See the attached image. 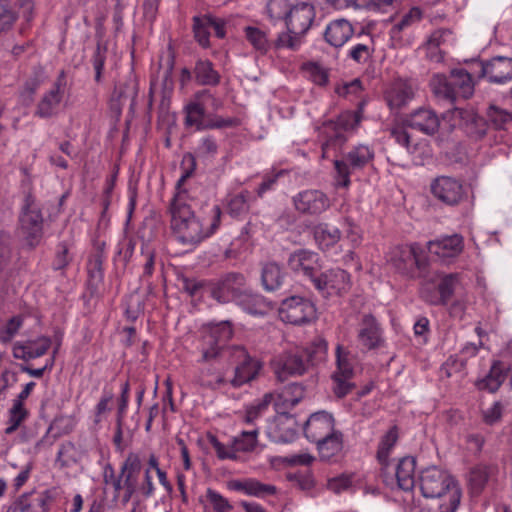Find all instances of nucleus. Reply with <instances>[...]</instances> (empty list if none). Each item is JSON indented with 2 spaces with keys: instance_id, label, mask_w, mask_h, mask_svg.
Listing matches in <instances>:
<instances>
[{
  "instance_id": "37998d69",
  "label": "nucleus",
  "mask_w": 512,
  "mask_h": 512,
  "mask_svg": "<svg viewBox=\"0 0 512 512\" xmlns=\"http://www.w3.org/2000/svg\"><path fill=\"white\" fill-rule=\"evenodd\" d=\"M185 125L195 126L197 130L206 129L207 118L205 108L199 102H192L185 107Z\"/></svg>"
},
{
  "instance_id": "5701e85b",
  "label": "nucleus",
  "mask_w": 512,
  "mask_h": 512,
  "mask_svg": "<svg viewBox=\"0 0 512 512\" xmlns=\"http://www.w3.org/2000/svg\"><path fill=\"white\" fill-rule=\"evenodd\" d=\"M333 416L325 411L312 414L304 425V434L306 438L316 443L333 435L336 431Z\"/></svg>"
},
{
  "instance_id": "4468645a",
  "label": "nucleus",
  "mask_w": 512,
  "mask_h": 512,
  "mask_svg": "<svg viewBox=\"0 0 512 512\" xmlns=\"http://www.w3.org/2000/svg\"><path fill=\"white\" fill-rule=\"evenodd\" d=\"M430 190L436 199L449 206L459 204L465 197L462 182L449 176L435 178L430 185Z\"/></svg>"
},
{
  "instance_id": "49530a36",
  "label": "nucleus",
  "mask_w": 512,
  "mask_h": 512,
  "mask_svg": "<svg viewBox=\"0 0 512 512\" xmlns=\"http://www.w3.org/2000/svg\"><path fill=\"white\" fill-rule=\"evenodd\" d=\"M258 429L255 428L250 431H243L238 437L234 439L233 447L237 452H250L254 450L257 445Z\"/></svg>"
},
{
  "instance_id": "e433bc0d",
  "label": "nucleus",
  "mask_w": 512,
  "mask_h": 512,
  "mask_svg": "<svg viewBox=\"0 0 512 512\" xmlns=\"http://www.w3.org/2000/svg\"><path fill=\"white\" fill-rule=\"evenodd\" d=\"M316 244L321 250H328L341 239V231L328 223H319L313 228Z\"/></svg>"
},
{
  "instance_id": "09e8293b",
  "label": "nucleus",
  "mask_w": 512,
  "mask_h": 512,
  "mask_svg": "<svg viewBox=\"0 0 512 512\" xmlns=\"http://www.w3.org/2000/svg\"><path fill=\"white\" fill-rule=\"evenodd\" d=\"M72 259L73 256L70 253L69 244L66 242H60L56 246L52 267L54 270H63L71 263Z\"/></svg>"
},
{
  "instance_id": "ea45409f",
  "label": "nucleus",
  "mask_w": 512,
  "mask_h": 512,
  "mask_svg": "<svg viewBox=\"0 0 512 512\" xmlns=\"http://www.w3.org/2000/svg\"><path fill=\"white\" fill-rule=\"evenodd\" d=\"M252 195L248 190H243L239 193L230 194L226 199V208L228 214L233 218H238L246 213L250 209V202Z\"/></svg>"
},
{
  "instance_id": "4d7b16f0",
  "label": "nucleus",
  "mask_w": 512,
  "mask_h": 512,
  "mask_svg": "<svg viewBox=\"0 0 512 512\" xmlns=\"http://www.w3.org/2000/svg\"><path fill=\"white\" fill-rule=\"evenodd\" d=\"M487 120L495 129H504L505 125L512 120V115L503 109L490 106L487 111Z\"/></svg>"
},
{
  "instance_id": "20e7f679",
  "label": "nucleus",
  "mask_w": 512,
  "mask_h": 512,
  "mask_svg": "<svg viewBox=\"0 0 512 512\" xmlns=\"http://www.w3.org/2000/svg\"><path fill=\"white\" fill-rule=\"evenodd\" d=\"M233 335L231 323L223 321L210 325L209 329L202 335L200 340L199 351L201 358L198 362H213L220 358H229L232 346H228L227 342Z\"/></svg>"
},
{
  "instance_id": "774afa93",
  "label": "nucleus",
  "mask_w": 512,
  "mask_h": 512,
  "mask_svg": "<svg viewBox=\"0 0 512 512\" xmlns=\"http://www.w3.org/2000/svg\"><path fill=\"white\" fill-rule=\"evenodd\" d=\"M56 461L60 463L61 467H67L72 462H75V446L72 442H65L61 444Z\"/></svg>"
},
{
  "instance_id": "bf43d9fd",
  "label": "nucleus",
  "mask_w": 512,
  "mask_h": 512,
  "mask_svg": "<svg viewBox=\"0 0 512 512\" xmlns=\"http://www.w3.org/2000/svg\"><path fill=\"white\" fill-rule=\"evenodd\" d=\"M301 37V35L292 34L287 30V32L278 34L276 40L272 42V46L275 49L288 48L296 50L301 44Z\"/></svg>"
},
{
  "instance_id": "a211bd4d",
  "label": "nucleus",
  "mask_w": 512,
  "mask_h": 512,
  "mask_svg": "<svg viewBox=\"0 0 512 512\" xmlns=\"http://www.w3.org/2000/svg\"><path fill=\"white\" fill-rule=\"evenodd\" d=\"M415 96L413 83L405 79H395L384 92V99L391 111L398 112L406 107Z\"/></svg>"
},
{
  "instance_id": "f704fd0d",
  "label": "nucleus",
  "mask_w": 512,
  "mask_h": 512,
  "mask_svg": "<svg viewBox=\"0 0 512 512\" xmlns=\"http://www.w3.org/2000/svg\"><path fill=\"white\" fill-rule=\"evenodd\" d=\"M506 367L501 361H494L489 373L476 382L479 390H486L490 393L496 392L506 379Z\"/></svg>"
},
{
  "instance_id": "c9c22d12",
  "label": "nucleus",
  "mask_w": 512,
  "mask_h": 512,
  "mask_svg": "<svg viewBox=\"0 0 512 512\" xmlns=\"http://www.w3.org/2000/svg\"><path fill=\"white\" fill-rule=\"evenodd\" d=\"M245 40L252 49L259 55H266L272 47L268 33L257 26H246L243 28Z\"/></svg>"
},
{
  "instance_id": "9d476101",
  "label": "nucleus",
  "mask_w": 512,
  "mask_h": 512,
  "mask_svg": "<svg viewBox=\"0 0 512 512\" xmlns=\"http://www.w3.org/2000/svg\"><path fill=\"white\" fill-rule=\"evenodd\" d=\"M66 88V73L64 70H61L51 88L40 98L36 105L34 115L42 119H48L58 115Z\"/></svg>"
},
{
  "instance_id": "6ab92c4d",
  "label": "nucleus",
  "mask_w": 512,
  "mask_h": 512,
  "mask_svg": "<svg viewBox=\"0 0 512 512\" xmlns=\"http://www.w3.org/2000/svg\"><path fill=\"white\" fill-rule=\"evenodd\" d=\"M479 77L487 78L490 83L505 84L512 80V58L496 56L480 62Z\"/></svg>"
},
{
  "instance_id": "de8ad7c7",
  "label": "nucleus",
  "mask_w": 512,
  "mask_h": 512,
  "mask_svg": "<svg viewBox=\"0 0 512 512\" xmlns=\"http://www.w3.org/2000/svg\"><path fill=\"white\" fill-rule=\"evenodd\" d=\"M336 364L337 368L333 374L348 376L354 375L350 352L344 349L341 345H338L336 348Z\"/></svg>"
},
{
  "instance_id": "a18cd8bd",
  "label": "nucleus",
  "mask_w": 512,
  "mask_h": 512,
  "mask_svg": "<svg viewBox=\"0 0 512 512\" xmlns=\"http://www.w3.org/2000/svg\"><path fill=\"white\" fill-rule=\"evenodd\" d=\"M29 411L25 406H18L12 404V407L8 411L7 427L5 428V434H13L21 424L28 418Z\"/></svg>"
},
{
  "instance_id": "dca6fc26",
  "label": "nucleus",
  "mask_w": 512,
  "mask_h": 512,
  "mask_svg": "<svg viewBox=\"0 0 512 512\" xmlns=\"http://www.w3.org/2000/svg\"><path fill=\"white\" fill-rule=\"evenodd\" d=\"M357 341L366 350H375L384 345L381 325L371 313L361 315L357 328Z\"/></svg>"
},
{
  "instance_id": "c85d7f7f",
  "label": "nucleus",
  "mask_w": 512,
  "mask_h": 512,
  "mask_svg": "<svg viewBox=\"0 0 512 512\" xmlns=\"http://www.w3.org/2000/svg\"><path fill=\"white\" fill-rule=\"evenodd\" d=\"M305 396V388L301 383L286 385L274 398V405L278 413H286V410L296 406Z\"/></svg>"
},
{
  "instance_id": "13d9d810",
  "label": "nucleus",
  "mask_w": 512,
  "mask_h": 512,
  "mask_svg": "<svg viewBox=\"0 0 512 512\" xmlns=\"http://www.w3.org/2000/svg\"><path fill=\"white\" fill-rule=\"evenodd\" d=\"M353 376L332 374L333 392L338 398L348 395L354 388L351 382Z\"/></svg>"
},
{
  "instance_id": "f257e3e1",
  "label": "nucleus",
  "mask_w": 512,
  "mask_h": 512,
  "mask_svg": "<svg viewBox=\"0 0 512 512\" xmlns=\"http://www.w3.org/2000/svg\"><path fill=\"white\" fill-rule=\"evenodd\" d=\"M191 167L186 169L178 179L175 194L170 201L168 211L171 216L170 226L176 239L183 245L195 247L212 236L220 227L222 210L219 205L207 206L204 216L196 215L191 208L190 196L184 183L195 169V160L189 155Z\"/></svg>"
},
{
  "instance_id": "f03ea898",
  "label": "nucleus",
  "mask_w": 512,
  "mask_h": 512,
  "mask_svg": "<svg viewBox=\"0 0 512 512\" xmlns=\"http://www.w3.org/2000/svg\"><path fill=\"white\" fill-rule=\"evenodd\" d=\"M418 484L425 498L448 496V503H442L439 512L457 510L461 500V490L447 471L436 466L427 467L420 472Z\"/></svg>"
},
{
  "instance_id": "0eeeda50",
  "label": "nucleus",
  "mask_w": 512,
  "mask_h": 512,
  "mask_svg": "<svg viewBox=\"0 0 512 512\" xmlns=\"http://www.w3.org/2000/svg\"><path fill=\"white\" fill-rule=\"evenodd\" d=\"M211 297L219 303L236 302L247 290V278L241 272H227L207 283Z\"/></svg>"
},
{
  "instance_id": "603ef678",
  "label": "nucleus",
  "mask_w": 512,
  "mask_h": 512,
  "mask_svg": "<svg viewBox=\"0 0 512 512\" xmlns=\"http://www.w3.org/2000/svg\"><path fill=\"white\" fill-rule=\"evenodd\" d=\"M17 19L10 0H0V30H9Z\"/></svg>"
},
{
  "instance_id": "412c9836",
  "label": "nucleus",
  "mask_w": 512,
  "mask_h": 512,
  "mask_svg": "<svg viewBox=\"0 0 512 512\" xmlns=\"http://www.w3.org/2000/svg\"><path fill=\"white\" fill-rule=\"evenodd\" d=\"M314 18V6L306 2H301L293 5L289 10L285 24L290 33L303 36L310 29Z\"/></svg>"
},
{
  "instance_id": "2f4dec72",
  "label": "nucleus",
  "mask_w": 512,
  "mask_h": 512,
  "mask_svg": "<svg viewBox=\"0 0 512 512\" xmlns=\"http://www.w3.org/2000/svg\"><path fill=\"white\" fill-rule=\"evenodd\" d=\"M198 363L201 366L195 375V382L201 387L215 390L227 383L224 375L211 362Z\"/></svg>"
},
{
  "instance_id": "393cba45",
  "label": "nucleus",
  "mask_w": 512,
  "mask_h": 512,
  "mask_svg": "<svg viewBox=\"0 0 512 512\" xmlns=\"http://www.w3.org/2000/svg\"><path fill=\"white\" fill-rule=\"evenodd\" d=\"M430 254L441 260H449L459 256L464 249V238L460 234L446 235L427 243Z\"/></svg>"
},
{
  "instance_id": "423d86ee",
  "label": "nucleus",
  "mask_w": 512,
  "mask_h": 512,
  "mask_svg": "<svg viewBox=\"0 0 512 512\" xmlns=\"http://www.w3.org/2000/svg\"><path fill=\"white\" fill-rule=\"evenodd\" d=\"M373 159L374 150L370 146L359 144L351 148L341 160L334 161L337 185L348 187L350 185V175L364 169L372 163Z\"/></svg>"
},
{
  "instance_id": "bb28decb",
  "label": "nucleus",
  "mask_w": 512,
  "mask_h": 512,
  "mask_svg": "<svg viewBox=\"0 0 512 512\" xmlns=\"http://www.w3.org/2000/svg\"><path fill=\"white\" fill-rule=\"evenodd\" d=\"M51 343V339L46 336H41L36 340L16 342L12 349L13 357L24 361L39 358L47 353Z\"/></svg>"
},
{
  "instance_id": "1a4fd4ad",
  "label": "nucleus",
  "mask_w": 512,
  "mask_h": 512,
  "mask_svg": "<svg viewBox=\"0 0 512 512\" xmlns=\"http://www.w3.org/2000/svg\"><path fill=\"white\" fill-rule=\"evenodd\" d=\"M313 351L301 349L281 355L274 362V372L279 381H285L289 376L303 375L311 361Z\"/></svg>"
},
{
  "instance_id": "3c124183",
  "label": "nucleus",
  "mask_w": 512,
  "mask_h": 512,
  "mask_svg": "<svg viewBox=\"0 0 512 512\" xmlns=\"http://www.w3.org/2000/svg\"><path fill=\"white\" fill-rule=\"evenodd\" d=\"M291 8L289 0H269L267 3V12L271 19L286 20Z\"/></svg>"
},
{
  "instance_id": "a19ab883",
  "label": "nucleus",
  "mask_w": 512,
  "mask_h": 512,
  "mask_svg": "<svg viewBox=\"0 0 512 512\" xmlns=\"http://www.w3.org/2000/svg\"><path fill=\"white\" fill-rule=\"evenodd\" d=\"M398 440V429L393 426L389 431L381 438L378 449H377V460L381 464V471L385 472L389 466V455L392 448L395 446Z\"/></svg>"
},
{
  "instance_id": "f8f14e48",
  "label": "nucleus",
  "mask_w": 512,
  "mask_h": 512,
  "mask_svg": "<svg viewBox=\"0 0 512 512\" xmlns=\"http://www.w3.org/2000/svg\"><path fill=\"white\" fill-rule=\"evenodd\" d=\"M316 309L312 302L299 296H292L282 301L279 316L283 322L301 325L315 318Z\"/></svg>"
},
{
  "instance_id": "cd10ccee",
  "label": "nucleus",
  "mask_w": 512,
  "mask_h": 512,
  "mask_svg": "<svg viewBox=\"0 0 512 512\" xmlns=\"http://www.w3.org/2000/svg\"><path fill=\"white\" fill-rule=\"evenodd\" d=\"M460 274L450 273L444 275L438 283V294H427L423 291L422 295L426 302L431 305L445 306L451 300L455 289L460 284Z\"/></svg>"
},
{
  "instance_id": "e2e57ef3",
  "label": "nucleus",
  "mask_w": 512,
  "mask_h": 512,
  "mask_svg": "<svg viewBox=\"0 0 512 512\" xmlns=\"http://www.w3.org/2000/svg\"><path fill=\"white\" fill-rule=\"evenodd\" d=\"M105 256L102 251H97L88 261L87 269L92 279L101 281L103 279V262Z\"/></svg>"
},
{
  "instance_id": "680f3d73",
  "label": "nucleus",
  "mask_w": 512,
  "mask_h": 512,
  "mask_svg": "<svg viewBox=\"0 0 512 512\" xmlns=\"http://www.w3.org/2000/svg\"><path fill=\"white\" fill-rule=\"evenodd\" d=\"M287 479L303 491H309L315 486L313 475L309 470L290 473Z\"/></svg>"
},
{
  "instance_id": "473e14b6",
  "label": "nucleus",
  "mask_w": 512,
  "mask_h": 512,
  "mask_svg": "<svg viewBox=\"0 0 512 512\" xmlns=\"http://www.w3.org/2000/svg\"><path fill=\"white\" fill-rule=\"evenodd\" d=\"M236 303L244 311L254 316L264 315L271 309L270 303L267 302L262 295L252 293L249 287L239 297Z\"/></svg>"
},
{
  "instance_id": "338daca9",
  "label": "nucleus",
  "mask_w": 512,
  "mask_h": 512,
  "mask_svg": "<svg viewBox=\"0 0 512 512\" xmlns=\"http://www.w3.org/2000/svg\"><path fill=\"white\" fill-rule=\"evenodd\" d=\"M390 136L401 146L405 147L408 153H414L416 145L411 144V136L404 127H394L390 131Z\"/></svg>"
},
{
  "instance_id": "69168bd1",
  "label": "nucleus",
  "mask_w": 512,
  "mask_h": 512,
  "mask_svg": "<svg viewBox=\"0 0 512 512\" xmlns=\"http://www.w3.org/2000/svg\"><path fill=\"white\" fill-rule=\"evenodd\" d=\"M206 496L215 512H230L233 508L225 497L211 488L207 489Z\"/></svg>"
},
{
  "instance_id": "0e129e2a",
  "label": "nucleus",
  "mask_w": 512,
  "mask_h": 512,
  "mask_svg": "<svg viewBox=\"0 0 512 512\" xmlns=\"http://www.w3.org/2000/svg\"><path fill=\"white\" fill-rule=\"evenodd\" d=\"M305 70L309 78L317 85L324 86L328 83V71L316 63H308Z\"/></svg>"
},
{
  "instance_id": "58836bf2",
  "label": "nucleus",
  "mask_w": 512,
  "mask_h": 512,
  "mask_svg": "<svg viewBox=\"0 0 512 512\" xmlns=\"http://www.w3.org/2000/svg\"><path fill=\"white\" fill-rule=\"evenodd\" d=\"M285 274L280 265L274 261L264 263L261 269L262 286L267 291L279 289L284 281Z\"/></svg>"
},
{
  "instance_id": "864d4df0",
  "label": "nucleus",
  "mask_w": 512,
  "mask_h": 512,
  "mask_svg": "<svg viewBox=\"0 0 512 512\" xmlns=\"http://www.w3.org/2000/svg\"><path fill=\"white\" fill-rule=\"evenodd\" d=\"M489 478L486 466H476L470 471L469 482L474 493H480Z\"/></svg>"
},
{
  "instance_id": "8fccbe9b",
  "label": "nucleus",
  "mask_w": 512,
  "mask_h": 512,
  "mask_svg": "<svg viewBox=\"0 0 512 512\" xmlns=\"http://www.w3.org/2000/svg\"><path fill=\"white\" fill-rule=\"evenodd\" d=\"M137 83L134 78L129 77L124 82H119L115 86L114 94L119 101L132 99L134 100L137 96Z\"/></svg>"
},
{
  "instance_id": "6e6d98bb",
  "label": "nucleus",
  "mask_w": 512,
  "mask_h": 512,
  "mask_svg": "<svg viewBox=\"0 0 512 512\" xmlns=\"http://www.w3.org/2000/svg\"><path fill=\"white\" fill-rule=\"evenodd\" d=\"M218 153V144L214 137L205 136L200 139L195 154L199 158H213Z\"/></svg>"
},
{
  "instance_id": "4c0bfd02",
  "label": "nucleus",
  "mask_w": 512,
  "mask_h": 512,
  "mask_svg": "<svg viewBox=\"0 0 512 512\" xmlns=\"http://www.w3.org/2000/svg\"><path fill=\"white\" fill-rule=\"evenodd\" d=\"M322 460L330 461L340 456L343 450V435L335 431L333 435L315 443Z\"/></svg>"
},
{
  "instance_id": "72a5a7b5",
  "label": "nucleus",
  "mask_w": 512,
  "mask_h": 512,
  "mask_svg": "<svg viewBox=\"0 0 512 512\" xmlns=\"http://www.w3.org/2000/svg\"><path fill=\"white\" fill-rule=\"evenodd\" d=\"M416 468V461L413 457H403L399 460L395 476L398 487L404 491H410L415 486L414 472Z\"/></svg>"
},
{
  "instance_id": "39448f33",
  "label": "nucleus",
  "mask_w": 512,
  "mask_h": 512,
  "mask_svg": "<svg viewBox=\"0 0 512 512\" xmlns=\"http://www.w3.org/2000/svg\"><path fill=\"white\" fill-rule=\"evenodd\" d=\"M19 223L20 237L26 246L34 249L43 237V216L31 193L25 196Z\"/></svg>"
},
{
  "instance_id": "2eb2a0df",
  "label": "nucleus",
  "mask_w": 512,
  "mask_h": 512,
  "mask_svg": "<svg viewBox=\"0 0 512 512\" xmlns=\"http://www.w3.org/2000/svg\"><path fill=\"white\" fill-rule=\"evenodd\" d=\"M288 266L294 273L308 278L312 283L323 270L319 254L305 249L293 252L288 258Z\"/></svg>"
},
{
  "instance_id": "79ce46f5",
  "label": "nucleus",
  "mask_w": 512,
  "mask_h": 512,
  "mask_svg": "<svg viewBox=\"0 0 512 512\" xmlns=\"http://www.w3.org/2000/svg\"><path fill=\"white\" fill-rule=\"evenodd\" d=\"M194 73L196 80L201 85L216 86L220 82V75L214 70L213 64L209 60H198L195 64Z\"/></svg>"
},
{
  "instance_id": "c756f323",
  "label": "nucleus",
  "mask_w": 512,
  "mask_h": 512,
  "mask_svg": "<svg viewBox=\"0 0 512 512\" xmlns=\"http://www.w3.org/2000/svg\"><path fill=\"white\" fill-rule=\"evenodd\" d=\"M354 34V29L349 21L337 19L328 24L324 38L327 43L335 48L342 47Z\"/></svg>"
},
{
  "instance_id": "7c9ffc66",
  "label": "nucleus",
  "mask_w": 512,
  "mask_h": 512,
  "mask_svg": "<svg viewBox=\"0 0 512 512\" xmlns=\"http://www.w3.org/2000/svg\"><path fill=\"white\" fill-rule=\"evenodd\" d=\"M229 488L235 491H240L248 496L264 498L266 496L275 495L277 492L276 486L272 484L262 483L254 478L244 480H233L229 482Z\"/></svg>"
},
{
  "instance_id": "f3484780",
  "label": "nucleus",
  "mask_w": 512,
  "mask_h": 512,
  "mask_svg": "<svg viewBox=\"0 0 512 512\" xmlns=\"http://www.w3.org/2000/svg\"><path fill=\"white\" fill-rule=\"evenodd\" d=\"M295 209L304 215H320L330 207L328 196L317 189H307L293 197Z\"/></svg>"
},
{
  "instance_id": "6e6552de",
  "label": "nucleus",
  "mask_w": 512,
  "mask_h": 512,
  "mask_svg": "<svg viewBox=\"0 0 512 512\" xmlns=\"http://www.w3.org/2000/svg\"><path fill=\"white\" fill-rule=\"evenodd\" d=\"M103 482L112 488L114 500L120 499L126 505L139 489V476L122 470L116 473L114 467L107 463L103 468Z\"/></svg>"
},
{
  "instance_id": "7ed1b4c3",
  "label": "nucleus",
  "mask_w": 512,
  "mask_h": 512,
  "mask_svg": "<svg viewBox=\"0 0 512 512\" xmlns=\"http://www.w3.org/2000/svg\"><path fill=\"white\" fill-rule=\"evenodd\" d=\"M433 92L454 103L458 99H468L474 93V81L471 74L463 68L452 69L448 76L435 74L431 79Z\"/></svg>"
},
{
  "instance_id": "9b49d317",
  "label": "nucleus",
  "mask_w": 512,
  "mask_h": 512,
  "mask_svg": "<svg viewBox=\"0 0 512 512\" xmlns=\"http://www.w3.org/2000/svg\"><path fill=\"white\" fill-rule=\"evenodd\" d=\"M228 360L238 363L235 367L234 377L230 380V384L235 388L254 380L261 368L260 363L250 357L245 348L239 345H233Z\"/></svg>"
},
{
  "instance_id": "b1692460",
  "label": "nucleus",
  "mask_w": 512,
  "mask_h": 512,
  "mask_svg": "<svg viewBox=\"0 0 512 512\" xmlns=\"http://www.w3.org/2000/svg\"><path fill=\"white\" fill-rule=\"evenodd\" d=\"M403 124L425 135L434 136L439 130L440 118L430 108H419L407 115L403 120Z\"/></svg>"
},
{
  "instance_id": "5fc2aeb1",
  "label": "nucleus",
  "mask_w": 512,
  "mask_h": 512,
  "mask_svg": "<svg viewBox=\"0 0 512 512\" xmlns=\"http://www.w3.org/2000/svg\"><path fill=\"white\" fill-rule=\"evenodd\" d=\"M374 52L372 41L369 44L358 43L348 52V57L359 64L367 63Z\"/></svg>"
},
{
  "instance_id": "052dcab7",
  "label": "nucleus",
  "mask_w": 512,
  "mask_h": 512,
  "mask_svg": "<svg viewBox=\"0 0 512 512\" xmlns=\"http://www.w3.org/2000/svg\"><path fill=\"white\" fill-rule=\"evenodd\" d=\"M422 18V11L418 7L411 8L402 18L393 26L392 31L401 32L413 24L419 22Z\"/></svg>"
},
{
  "instance_id": "aec40b11",
  "label": "nucleus",
  "mask_w": 512,
  "mask_h": 512,
  "mask_svg": "<svg viewBox=\"0 0 512 512\" xmlns=\"http://www.w3.org/2000/svg\"><path fill=\"white\" fill-rule=\"evenodd\" d=\"M192 28L195 40L203 48L210 46L209 37L211 29L214 30L218 38L222 39L226 35L225 22L209 14L194 16Z\"/></svg>"
},
{
  "instance_id": "ddd939ff",
  "label": "nucleus",
  "mask_w": 512,
  "mask_h": 512,
  "mask_svg": "<svg viewBox=\"0 0 512 512\" xmlns=\"http://www.w3.org/2000/svg\"><path fill=\"white\" fill-rule=\"evenodd\" d=\"M315 289L323 296L340 294L350 289V275L341 268L320 271L313 283Z\"/></svg>"
},
{
  "instance_id": "c03bdc74",
  "label": "nucleus",
  "mask_w": 512,
  "mask_h": 512,
  "mask_svg": "<svg viewBox=\"0 0 512 512\" xmlns=\"http://www.w3.org/2000/svg\"><path fill=\"white\" fill-rule=\"evenodd\" d=\"M274 400L272 393H266L262 399L255 401L252 405L246 408L244 421L247 424H254V422L261 417L268 409L269 404Z\"/></svg>"
},
{
  "instance_id": "a878e982",
  "label": "nucleus",
  "mask_w": 512,
  "mask_h": 512,
  "mask_svg": "<svg viewBox=\"0 0 512 512\" xmlns=\"http://www.w3.org/2000/svg\"><path fill=\"white\" fill-rule=\"evenodd\" d=\"M454 32L450 28H438L434 30L423 45L426 50V56L433 62H441L444 58L442 46L452 43Z\"/></svg>"
},
{
  "instance_id": "4be33fe9",
  "label": "nucleus",
  "mask_w": 512,
  "mask_h": 512,
  "mask_svg": "<svg viewBox=\"0 0 512 512\" xmlns=\"http://www.w3.org/2000/svg\"><path fill=\"white\" fill-rule=\"evenodd\" d=\"M419 250V245L416 243L396 246L390 253L389 261L400 273L412 275L420 266Z\"/></svg>"
}]
</instances>
